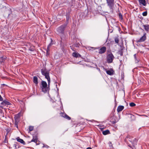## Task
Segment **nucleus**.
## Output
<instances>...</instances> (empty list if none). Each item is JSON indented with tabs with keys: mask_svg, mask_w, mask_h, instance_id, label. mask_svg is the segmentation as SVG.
Segmentation results:
<instances>
[{
	"mask_svg": "<svg viewBox=\"0 0 149 149\" xmlns=\"http://www.w3.org/2000/svg\"><path fill=\"white\" fill-rule=\"evenodd\" d=\"M41 72L42 74L45 76V78L48 81V87L46 81H41V86L40 87L41 91L45 93H47L49 90V87L50 82V79L49 76V72L45 68H44L41 70Z\"/></svg>",
	"mask_w": 149,
	"mask_h": 149,
	"instance_id": "f257e3e1",
	"label": "nucleus"
},
{
	"mask_svg": "<svg viewBox=\"0 0 149 149\" xmlns=\"http://www.w3.org/2000/svg\"><path fill=\"white\" fill-rule=\"evenodd\" d=\"M68 19L69 17H67L66 21L64 24L57 28V31L59 35H61L63 34L65 29L68 24Z\"/></svg>",
	"mask_w": 149,
	"mask_h": 149,
	"instance_id": "f03ea898",
	"label": "nucleus"
},
{
	"mask_svg": "<svg viewBox=\"0 0 149 149\" xmlns=\"http://www.w3.org/2000/svg\"><path fill=\"white\" fill-rule=\"evenodd\" d=\"M133 138L130 136H127L125 139V141L127 143L128 146L130 147L133 148L131 144L129 142V141L130 143H132V139Z\"/></svg>",
	"mask_w": 149,
	"mask_h": 149,
	"instance_id": "7ed1b4c3",
	"label": "nucleus"
},
{
	"mask_svg": "<svg viewBox=\"0 0 149 149\" xmlns=\"http://www.w3.org/2000/svg\"><path fill=\"white\" fill-rule=\"evenodd\" d=\"M114 0H106L108 6L110 9V11L112 12L113 7L114 5Z\"/></svg>",
	"mask_w": 149,
	"mask_h": 149,
	"instance_id": "20e7f679",
	"label": "nucleus"
},
{
	"mask_svg": "<svg viewBox=\"0 0 149 149\" xmlns=\"http://www.w3.org/2000/svg\"><path fill=\"white\" fill-rule=\"evenodd\" d=\"M114 57L112 53H110L107 56V61L108 63H111L112 62Z\"/></svg>",
	"mask_w": 149,
	"mask_h": 149,
	"instance_id": "39448f33",
	"label": "nucleus"
},
{
	"mask_svg": "<svg viewBox=\"0 0 149 149\" xmlns=\"http://www.w3.org/2000/svg\"><path fill=\"white\" fill-rule=\"evenodd\" d=\"M33 138L31 141V142H34L35 143L36 145H38L39 144H38V142H39L38 139V135L37 134H35L33 135Z\"/></svg>",
	"mask_w": 149,
	"mask_h": 149,
	"instance_id": "423d86ee",
	"label": "nucleus"
},
{
	"mask_svg": "<svg viewBox=\"0 0 149 149\" xmlns=\"http://www.w3.org/2000/svg\"><path fill=\"white\" fill-rule=\"evenodd\" d=\"M146 39V33H144L142 37L140 38L138 41V42H144Z\"/></svg>",
	"mask_w": 149,
	"mask_h": 149,
	"instance_id": "0eeeda50",
	"label": "nucleus"
},
{
	"mask_svg": "<svg viewBox=\"0 0 149 149\" xmlns=\"http://www.w3.org/2000/svg\"><path fill=\"white\" fill-rule=\"evenodd\" d=\"M106 48L105 47H103L99 49V53L100 54L104 53L106 51Z\"/></svg>",
	"mask_w": 149,
	"mask_h": 149,
	"instance_id": "6e6552de",
	"label": "nucleus"
},
{
	"mask_svg": "<svg viewBox=\"0 0 149 149\" xmlns=\"http://www.w3.org/2000/svg\"><path fill=\"white\" fill-rule=\"evenodd\" d=\"M3 102L1 103V104L4 106H5L6 105H10L11 103L7 101L6 100H4L2 101Z\"/></svg>",
	"mask_w": 149,
	"mask_h": 149,
	"instance_id": "1a4fd4ad",
	"label": "nucleus"
},
{
	"mask_svg": "<svg viewBox=\"0 0 149 149\" xmlns=\"http://www.w3.org/2000/svg\"><path fill=\"white\" fill-rule=\"evenodd\" d=\"M16 139L17 141L20 142L21 143L23 144V145L25 144V142L24 141V140L19 138V137H18Z\"/></svg>",
	"mask_w": 149,
	"mask_h": 149,
	"instance_id": "9d476101",
	"label": "nucleus"
},
{
	"mask_svg": "<svg viewBox=\"0 0 149 149\" xmlns=\"http://www.w3.org/2000/svg\"><path fill=\"white\" fill-rule=\"evenodd\" d=\"M124 107L123 106H119L118 107L117 109V111L118 112H120L122 111L124 109Z\"/></svg>",
	"mask_w": 149,
	"mask_h": 149,
	"instance_id": "9b49d317",
	"label": "nucleus"
},
{
	"mask_svg": "<svg viewBox=\"0 0 149 149\" xmlns=\"http://www.w3.org/2000/svg\"><path fill=\"white\" fill-rule=\"evenodd\" d=\"M33 82L36 85H38V78L36 76H34L33 77Z\"/></svg>",
	"mask_w": 149,
	"mask_h": 149,
	"instance_id": "f8f14e48",
	"label": "nucleus"
},
{
	"mask_svg": "<svg viewBox=\"0 0 149 149\" xmlns=\"http://www.w3.org/2000/svg\"><path fill=\"white\" fill-rule=\"evenodd\" d=\"M137 143V141L135 138H134L132 139V143H131V144L132 145V146L133 148L134 147L135 145Z\"/></svg>",
	"mask_w": 149,
	"mask_h": 149,
	"instance_id": "ddd939ff",
	"label": "nucleus"
},
{
	"mask_svg": "<svg viewBox=\"0 0 149 149\" xmlns=\"http://www.w3.org/2000/svg\"><path fill=\"white\" fill-rule=\"evenodd\" d=\"M72 55L73 57H75L76 58H77L79 57H81V55L79 54L73 52L72 54Z\"/></svg>",
	"mask_w": 149,
	"mask_h": 149,
	"instance_id": "4468645a",
	"label": "nucleus"
},
{
	"mask_svg": "<svg viewBox=\"0 0 149 149\" xmlns=\"http://www.w3.org/2000/svg\"><path fill=\"white\" fill-rule=\"evenodd\" d=\"M61 116L65 118L66 119H67L68 120H70L71 119V118L69 116H68V115L65 113H63Z\"/></svg>",
	"mask_w": 149,
	"mask_h": 149,
	"instance_id": "2eb2a0df",
	"label": "nucleus"
},
{
	"mask_svg": "<svg viewBox=\"0 0 149 149\" xmlns=\"http://www.w3.org/2000/svg\"><path fill=\"white\" fill-rule=\"evenodd\" d=\"M7 57L4 56L0 58V62L1 63L3 62L7 58Z\"/></svg>",
	"mask_w": 149,
	"mask_h": 149,
	"instance_id": "dca6fc26",
	"label": "nucleus"
},
{
	"mask_svg": "<svg viewBox=\"0 0 149 149\" xmlns=\"http://www.w3.org/2000/svg\"><path fill=\"white\" fill-rule=\"evenodd\" d=\"M140 4H142L144 6H146V3L145 0H139Z\"/></svg>",
	"mask_w": 149,
	"mask_h": 149,
	"instance_id": "f3484780",
	"label": "nucleus"
},
{
	"mask_svg": "<svg viewBox=\"0 0 149 149\" xmlns=\"http://www.w3.org/2000/svg\"><path fill=\"white\" fill-rule=\"evenodd\" d=\"M106 72L108 74L111 75L113 74V70H108L106 71Z\"/></svg>",
	"mask_w": 149,
	"mask_h": 149,
	"instance_id": "a211bd4d",
	"label": "nucleus"
},
{
	"mask_svg": "<svg viewBox=\"0 0 149 149\" xmlns=\"http://www.w3.org/2000/svg\"><path fill=\"white\" fill-rule=\"evenodd\" d=\"M134 58L135 59V61L136 63H138L139 61V59L137 58L136 55V54H135L134 55Z\"/></svg>",
	"mask_w": 149,
	"mask_h": 149,
	"instance_id": "6ab92c4d",
	"label": "nucleus"
},
{
	"mask_svg": "<svg viewBox=\"0 0 149 149\" xmlns=\"http://www.w3.org/2000/svg\"><path fill=\"white\" fill-rule=\"evenodd\" d=\"M110 133V131L109 130H107L104 131L102 132V134L104 135H106Z\"/></svg>",
	"mask_w": 149,
	"mask_h": 149,
	"instance_id": "aec40b11",
	"label": "nucleus"
},
{
	"mask_svg": "<svg viewBox=\"0 0 149 149\" xmlns=\"http://www.w3.org/2000/svg\"><path fill=\"white\" fill-rule=\"evenodd\" d=\"M19 122V120L17 118H16L15 120V121L14 122V124L15 125V127H16L17 128H18V124Z\"/></svg>",
	"mask_w": 149,
	"mask_h": 149,
	"instance_id": "412c9836",
	"label": "nucleus"
},
{
	"mask_svg": "<svg viewBox=\"0 0 149 149\" xmlns=\"http://www.w3.org/2000/svg\"><path fill=\"white\" fill-rule=\"evenodd\" d=\"M143 26L144 29L146 31H148L149 30V25H144Z\"/></svg>",
	"mask_w": 149,
	"mask_h": 149,
	"instance_id": "4be33fe9",
	"label": "nucleus"
},
{
	"mask_svg": "<svg viewBox=\"0 0 149 149\" xmlns=\"http://www.w3.org/2000/svg\"><path fill=\"white\" fill-rule=\"evenodd\" d=\"M130 107H133L136 106V104L133 102H131L130 104Z\"/></svg>",
	"mask_w": 149,
	"mask_h": 149,
	"instance_id": "5701e85b",
	"label": "nucleus"
},
{
	"mask_svg": "<svg viewBox=\"0 0 149 149\" xmlns=\"http://www.w3.org/2000/svg\"><path fill=\"white\" fill-rule=\"evenodd\" d=\"M114 40L116 43H118L119 42V39L118 38L116 37L114 39Z\"/></svg>",
	"mask_w": 149,
	"mask_h": 149,
	"instance_id": "b1692460",
	"label": "nucleus"
},
{
	"mask_svg": "<svg viewBox=\"0 0 149 149\" xmlns=\"http://www.w3.org/2000/svg\"><path fill=\"white\" fill-rule=\"evenodd\" d=\"M147 11L143 12L142 13V15L144 16H147Z\"/></svg>",
	"mask_w": 149,
	"mask_h": 149,
	"instance_id": "393cba45",
	"label": "nucleus"
},
{
	"mask_svg": "<svg viewBox=\"0 0 149 149\" xmlns=\"http://www.w3.org/2000/svg\"><path fill=\"white\" fill-rule=\"evenodd\" d=\"M119 16L120 19L121 20H122L123 19V15L121 13H119Z\"/></svg>",
	"mask_w": 149,
	"mask_h": 149,
	"instance_id": "a878e982",
	"label": "nucleus"
},
{
	"mask_svg": "<svg viewBox=\"0 0 149 149\" xmlns=\"http://www.w3.org/2000/svg\"><path fill=\"white\" fill-rule=\"evenodd\" d=\"M33 126H30L29 127V131H32L33 129Z\"/></svg>",
	"mask_w": 149,
	"mask_h": 149,
	"instance_id": "bb28decb",
	"label": "nucleus"
},
{
	"mask_svg": "<svg viewBox=\"0 0 149 149\" xmlns=\"http://www.w3.org/2000/svg\"><path fill=\"white\" fill-rule=\"evenodd\" d=\"M53 44V43H52V42H51L49 44L48 46V47H50Z\"/></svg>",
	"mask_w": 149,
	"mask_h": 149,
	"instance_id": "cd10ccee",
	"label": "nucleus"
},
{
	"mask_svg": "<svg viewBox=\"0 0 149 149\" xmlns=\"http://www.w3.org/2000/svg\"><path fill=\"white\" fill-rule=\"evenodd\" d=\"M49 51H50V47H47V50H46V52H49Z\"/></svg>",
	"mask_w": 149,
	"mask_h": 149,
	"instance_id": "c85d7f7f",
	"label": "nucleus"
},
{
	"mask_svg": "<svg viewBox=\"0 0 149 149\" xmlns=\"http://www.w3.org/2000/svg\"><path fill=\"white\" fill-rule=\"evenodd\" d=\"M43 147L46 148H47L49 147L48 145H44Z\"/></svg>",
	"mask_w": 149,
	"mask_h": 149,
	"instance_id": "c756f323",
	"label": "nucleus"
},
{
	"mask_svg": "<svg viewBox=\"0 0 149 149\" xmlns=\"http://www.w3.org/2000/svg\"><path fill=\"white\" fill-rule=\"evenodd\" d=\"M3 100V98L0 95V101H2Z\"/></svg>",
	"mask_w": 149,
	"mask_h": 149,
	"instance_id": "7c9ffc66",
	"label": "nucleus"
},
{
	"mask_svg": "<svg viewBox=\"0 0 149 149\" xmlns=\"http://www.w3.org/2000/svg\"><path fill=\"white\" fill-rule=\"evenodd\" d=\"M50 39H51V42H52V43H53V44H54V41L53 40H52V39L51 38Z\"/></svg>",
	"mask_w": 149,
	"mask_h": 149,
	"instance_id": "2f4dec72",
	"label": "nucleus"
},
{
	"mask_svg": "<svg viewBox=\"0 0 149 149\" xmlns=\"http://www.w3.org/2000/svg\"><path fill=\"white\" fill-rule=\"evenodd\" d=\"M46 54L47 56L49 55V52H47Z\"/></svg>",
	"mask_w": 149,
	"mask_h": 149,
	"instance_id": "473e14b6",
	"label": "nucleus"
},
{
	"mask_svg": "<svg viewBox=\"0 0 149 149\" xmlns=\"http://www.w3.org/2000/svg\"><path fill=\"white\" fill-rule=\"evenodd\" d=\"M90 121H91V122H95V120H90Z\"/></svg>",
	"mask_w": 149,
	"mask_h": 149,
	"instance_id": "72a5a7b5",
	"label": "nucleus"
},
{
	"mask_svg": "<svg viewBox=\"0 0 149 149\" xmlns=\"http://www.w3.org/2000/svg\"><path fill=\"white\" fill-rule=\"evenodd\" d=\"M29 50L31 51H33L34 50V49H30Z\"/></svg>",
	"mask_w": 149,
	"mask_h": 149,
	"instance_id": "f704fd0d",
	"label": "nucleus"
},
{
	"mask_svg": "<svg viewBox=\"0 0 149 149\" xmlns=\"http://www.w3.org/2000/svg\"><path fill=\"white\" fill-rule=\"evenodd\" d=\"M120 56L123 55V53L122 52H120Z\"/></svg>",
	"mask_w": 149,
	"mask_h": 149,
	"instance_id": "c9c22d12",
	"label": "nucleus"
},
{
	"mask_svg": "<svg viewBox=\"0 0 149 149\" xmlns=\"http://www.w3.org/2000/svg\"><path fill=\"white\" fill-rule=\"evenodd\" d=\"M86 149H92L91 147H88Z\"/></svg>",
	"mask_w": 149,
	"mask_h": 149,
	"instance_id": "e433bc0d",
	"label": "nucleus"
},
{
	"mask_svg": "<svg viewBox=\"0 0 149 149\" xmlns=\"http://www.w3.org/2000/svg\"><path fill=\"white\" fill-rule=\"evenodd\" d=\"M14 146L15 147H16V144H14Z\"/></svg>",
	"mask_w": 149,
	"mask_h": 149,
	"instance_id": "4c0bfd02",
	"label": "nucleus"
},
{
	"mask_svg": "<svg viewBox=\"0 0 149 149\" xmlns=\"http://www.w3.org/2000/svg\"><path fill=\"white\" fill-rule=\"evenodd\" d=\"M125 102L126 103L127 105V106L128 105V103L127 102H126L125 101Z\"/></svg>",
	"mask_w": 149,
	"mask_h": 149,
	"instance_id": "58836bf2",
	"label": "nucleus"
},
{
	"mask_svg": "<svg viewBox=\"0 0 149 149\" xmlns=\"http://www.w3.org/2000/svg\"><path fill=\"white\" fill-rule=\"evenodd\" d=\"M39 142H38V144H39H39L40 143H39Z\"/></svg>",
	"mask_w": 149,
	"mask_h": 149,
	"instance_id": "ea45409f",
	"label": "nucleus"
},
{
	"mask_svg": "<svg viewBox=\"0 0 149 149\" xmlns=\"http://www.w3.org/2000/svg\"><path fill=\"white\" fill-rule=\"evenodd\" d=\"M61 39L62 40V37H61Z\"/></svg>",
	"mask_w": 149,
	"mask_h": 149,
	"instance_id": "a19ab883",
	"label": "nucleus"
},
{
	"mask_svg": "<svg viewBox=\"0 0 149 149\" xmlns=\"http://www.w3.org/2000/svg\"><path fill=\"white\" fill-rule=\"evenodd\" d=\"M91 48H93V47H91Z\"/></svg>",
	"mask_w": 149,
	"mask_h": 149,
	"instance_id": "79ce46f5",
	"label": "nucleus"
},
{
	"mask_svg": "<svg viewBox=\"0 0 149 149\" xmlns=\"http://www.w3.org/2000/svg\"><path fill=\"white\" fill-rule=\"evenodd\" d=\"M3 85H5V84H3Z\"/></svg>",
	"mask_w": 149,
	"mask_h": 149,
	"instance_id": "37998d69",
	"label": "nucleus"
}]
</instances>
